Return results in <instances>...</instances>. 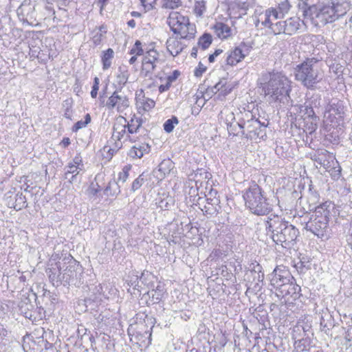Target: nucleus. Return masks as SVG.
<instances>
[{"instance_id": "nucleus-1", "label": "nucleus", "mask_w": 352, "mask_h": 352, "mask_svg": "<svg viewBox=\"0 0 352 352\" xmlns=\"http://www.w3.org/2000/svg\"><path fill=\"white\" fill-rule=\"evenodd\" d=\"M49 278L53 282L67 286L80 287L84 283L83 268L71 255L65 256L47 270Z\"/></svg>"}, {"instance_id": "nucleus-2", "label": "nucleus", "mask_w": 352, "mask_h": 352, "mask_svg": "<svg viewBox=\"0 0 352 352\" xmlns=\"http://www.w3.org/2000/svg\"><path fill=\"white\" fill-rule=\"evenodd\" d=\"M266 234L276 244L284 248H294L299 236L298 230L281 217L271 214L265 221Z\"/></svg>"}, {"instance_id": "nucleus-3", "label": "nucleus", "mask_w": 352, "mask_h": 352, "mask_svg": "<svg viewBox=\"0 0 352 352\" xmlns=\"http://www.w3.org/2000/svg\"><path fill=\"white\" fill-rule=\"evenodd\" d=\"M261 80L263 90L270 103H284L289 98V80L281 72L264 73Z\"/></svg>"}, {"instance_id": "nucleus-4", "label": "nucleus", "mask_w": 352, "mask_h": 352, "mask_svg": "<svg viewBox=\"0 0 352 352\" xmlns=\"http://www.w3.org/2000/svg\"><path fill=\"white\" fill-rule=\"evenodd\" d=\"M245 206L250 212L258 216L268 214L272 210L264 190L254 181H252L248 188L243 192Z\"/></svg>"}, {"instance_id": "nucleus-5", "label": "nucleus", "mask_w": 352, "mask_h": 352, "mask_svg": "<svg viewBox=\"0 0 352 352\" xmlns=\"http://www.w3.org/2000/svg\"><path fill=\"white\" fill-rule=\"evenodd\" d=\"M333 206L331 201H325L318 205V208L311 215L309 220L306 223L305 229L310 231L318 238L329 236V221L331 215V209Z\"/></svg>"}, {"instance_id": "nucleus-6", "label": "nucleus", "mask_w": 352, "mask_h": 352, "mask_svg": "<svg viewBox=\"0 0 352 352\" xmlns=\"http://www.w3.org/2000/svg\"><path fill=\"white\" fill-rule=\"evenodd\" d=\"M318 63L316 58H308L295 68L296 80L309 89H315L316 85L322 79Z\"/></svg>"}, {"instance_id": "nucleus-7", "label": "nucleus", "mask_w": 352, "mask_h": 352, "mask_svg": "<svg viewBox=\"0 0 352 352\" xmlns=\"http://www.w3.org/2000/svg\"><path fill=\"white\" fill-rule=\"evenodd\" d=\"M44 0H24L16 10L17 16L23 23L34 26L38 25Z\"/></svg>"}, {"instance_id": "nucleus-8", "label": "nucleus", "mask_w": 352, "mask_h": 352, "mask_svg": "<svg viewBox=\"0 0 352 352\" xmlns=\"http://www.w3.org/2000/svg\"><path fill=\"white\" fill-rule=\"evenodd\" d=\"M168 24L174 34H179L180 38L190 40L195 37L196 28L189 22L188 17L179 12H173L168 19Z\"/></svg>"}, {"instance_id": "nucleus-9", "label": "nucleus", "mask_w": 352, "mask_h": 352, "mask_svg": "<svg viewBox=\"0 0 352 352\" xmlns=\"http://www.w3.org/2000/svg\"><path fill=\"white\" fill-rule=\"evenodd\" d=\"M245 131H243L242 137L250 140L256 138L265 140L267 138L266 129L268 122H261L256 118L250 112L245 113L244 116Z\"/></svg>"}, {"instance_id": "nucleus-10", "label": "nucleus", "mask_w": 352, "mask_h": 352, "mask_svg": "<svg viewBox=\"0 0 352 352\" xmlns=\"http://www.w3.org/2000/svg\"><path fill=\"white\" fill-rule=\"evenodd\" d=\"M217 192L210 190L208 194L205 195V197L198 198V205L199 208L205 213L210 215H217L220 210V199L217 197Z\"/></svg>"}, {"instance_id": "nucleus-11", "label": "nucleus", "mask_w": 352, "mask_h": 352, "mask_svg": "<svg viewBox=\"0 0 352 352\" xmlns=\"http://www.w3.org/2000/svg\"><path fill=\"white\" fill-rule=\"evenodd\" d=\"M302 23L303 21L300 18L290 17L285 21L275 22L272 27V32L275 35L283 33L292 36L298 32Z\"/></svg>"}, {"instance_id": "nucleus-12", "label": "nucleus", "mask_w": 352, "mask_h": 352, "mask_svg": "<svg viewBox=\"0 0 352 352\" xmlns=\"http://www.w3.org/2000/svg\"><path fill=\"white\" fill-rule=\"evenodd\" d=\"M135 338L144 335L147 339V344H151V333L155 324V318L144 314H138L136 318Z\"/></svg>"}, {"instance_id": "nucleus-13", "label": "nucleus", "mask_w": 352, "mask_h": 352, "mask_svg": "<svg viewBox=\"0 0 352 352\" xmlns=\"http://www.w3.org/2000/svg\"><path fill=\"white\" fill-rule=\"evenodd\" d=\"M252 49V43L242 42L226 53V65L234 66L245 58Z\"/></svg>"}, {"instance_id": "nucleus-14", "label": "nucleus", "mask_w": 352, "mask_h": 352, "mask_svg": "<svg viewBox=\"0 0 352 352\" xmlns=\"http://www.w3.org/2000/svg\"><path fill=\"white\" fill-rule=\"evenodd\" d=\"M333 0H327L320 3L319 12L316 22V25L322 26L327 23L336 21L337 16L333 9Z\"/></svg>"}, {"instance_id": "nucleus-15", "label": "nucleus", "mask_w": 352, "mask_h": 352, "mask_svg": "<svg viewBox=\"0 0 352 352\" xmlns=\"http://www.w3.org/2000/svg\"><path fill=\"white\" fill-rule=\"evenodd\" d=\"M272 276L271 284L276 288V292L292 280H295L289 270L283 265L276 267L274 270Z\"/></svg>"}, {"instance_id": "nucleus-16", "label": "nucleus", "mask_w": 352, "mask_h": 352, "mask_svg": "<svg viewBox=\"0 0 352 352\" xmlns=\"http://www.w3.org/2000/svg\"><path fill=\"white\" fill-rule=\"evenodd\" d=\"M297 7L305 19H309L316 25L320 3H312L309 0H298Z\"/></svg>"}, {"instance_id": "nucleus-17", "label": "nucleus", "mask_w": 352, "mask_h": 352, "mask_svg": "<svg viewBox=\"0 0 352 352\" xmlns=\"http://www.w3.org/2000/svg\"><path fill=\"white\" fill-rule=\"evenodd\" d=\"M311 159L325 170H331L333 166L338 164L333 154L325 149L316 151L311 155Z\"/></svg>"}, {"instance_id": "nucleus-18", "label": "nucleus", "mask_w": 352, "mask_h": 352, "mask_svg": "<svg viewBox=\"0 0 352 352\" xmlns=\"http://www.w3.org/2000/svg\"><path fill=\"white\" fill-rule=\"evenodd\" d=\"M119 92L116 90L109 98L105 105L109 109L116 108L118 112H122L129 106V102L125 95L120 94Z\"/></svg>"}, {"instance_id": "nucleus-19", "label": "nucleus", "mask_w": 352, "mask_h": 352, "mask_svg": "<svg viewBox=\"0 0 352 352\" xmlns=\"http://www.w3.org/2000/svg\"><path fill=\"white\" fill-rule=\"evenodd\" d=\"M301 287L295 283V280H292L287 285L280 288V290L276 292L278 297L285 298L286 300H296L301 296Z\"/></svg>"}, {"instance_id": "nucleus-20", "label": "nucleus", "mask_w": 352, "mask_h": 352, "mask_svg": "<svg viewBox=\"0 0 352 352\" xmlns=\"http://www.w3.org/2000/svg\"><path fill=\"white\" fill-rule=\"evenodd\" d=\"M226 123L230 135H233L234 136L240 135L242 137L243 131H245V127L243 124V123H244V117L239 119V121H236L234 113H230L226 116Z\"/></svg>"}, {"instance_id": "nucleus-21", "label": "nucleus", "mask_w": 352, "mask_h": 352, "mask_svg": "<svg viewBox=\"0 0 352 352\" xmlns=\"http://www.w3.org/2000/svg\"><path fill=\"white\" fill-rule=\"evenodd\" d=\"M151 147L147 143L137 142L129 150L128 155L133 159H140L150 152Z\"/></svg>"}, {"instance_id": "nucleus-22", "label": "nucleus", "mask_w": 352, "mask_h": 352, "mask_svg": "<svg viewBox=\"0 0 352 352\" xmlns=\"http://www.w3.org/2000/svg\"><path fill=\"white\" fill-rule=\"evenodd\" d=\"M148 295L149 299L147 301L148 305L158 304L164 298L165 291L163 285H158L155 289L147 292L144 295Z\"/></svg>"}, {"instance_id": "nucleus-23", "label": "nucleus", "mask_w": 352, "mask_h": 352, "mask_svg": "<svg viewBox=\"0 0 352 352\" xmlns=\"http://www.w3.org/2000/svg\"><path fill=\"white\" fill-rule=\"evenodd\" d=\"M126 126L125 124L118 122L113 125L111 139L115 141V147L118 149L122 147L120 140L126 133Z\"/></svg>"}, {"instance_id": "nucleus-24", "label": "nucleus", "mask_w": 352, "mask_h": 352, "mask_svg": "<svg viewBox=\"0 0 352 352\" xmlns=\"http://www.w3.org/2000/svg\"><path fill=\"white\" fill-rule=\"evenodd\" d=\"M334 322V319L328 311L322 312L320 319V328L322 331L328 335L330 330L335 326Z\"/></svg>"}, {"instance_id": "nucleus-25", "label": "nucleus", "mask_w": 352, "mask_h": 352, "mask_svg": "<svg viewBox=\"0 0 352 352\" xmlns=\"http://www.w3.org/2000/svg\"><path fill=\"white\" fill-rule=\"evenodd\" d=\"M232 87L230 85H228L226 78H221L214 86L211 88H208L206 93L210 91L212 93H217L220 91L221 94L226 96L231 92Z\"/></svg>"}, {"instance_id": "nucleus-26", "label": "nucleus", "mask_w": 352, "mask_h": 352, "mask_svg": "<svg viewBox=\"0 0 352 352\" xmlns=\"http://www.w3.org/2000/svg\"><path fill=\"white\" fill-rule=\"evenodd\" d=\"M166 48L173 56H176L182 52L184 45L176 38H169L166 41Z\"/></svg>"}, {"instance_id": "nucleus-27", "label": "nucleus", "mask_w": 352, "mask_h": 352, "mask_svg": "<svg viewBox=\"0 0 352 352\" xmlns=\"http://www.w3.org/2000/svg\"><path fill=\"white\" fill-rule=\"evenodd\" d=\"M294 339V350L296 352H309L311 349V339L309 336L298 338Z\"/></svg>"}, {"instance_id": "nucleus-28", "label": "nucleus", "mask_w": 352, "mask_h": 352, "mask_svg": "<svg viewBox=\"0 0 352 352\" xmlns=\"http://www.w3.org/2000/svg\"><path fill=\"white\" fill-rule=\"evenodd\" d=\"M212 29L217 36L220 38L224 39L231 36V28L224 23H216L212 27Z\"/></svg>"}, {"instance_id": "nucleus-29", "label": "nucleus", "mask_w": 352, "mask_h": 352, "mask_svg": "<svg viewBox=\"0 0 352 352\" xmlns=\"http://www.w3.org/2000/svg\"><path fill=\"white\" fill-rule=\"evenodd\" d=\"M298 109L300 112H304L305 115H307L309 118L311 119V131L310 133L315 131L316 129L317 122L319 120V117L316 115L314 107L307 104L306 106L300 105Z\"/></svg>"}, {"instance_id": "nucleus-30", "label": "nucleus", "mask_w": 352, "mask_h": 352, "mask_svg": "<svg viewBox=\"0 0 352 352\" xmlns=\"http://www.w3.org/2000/svg\"><path fill=\"white\" fill-rule=\"evenodd\" d=\"M192 179L195 182V185H202L203 180L206 181V183L212 178V175L206 170L203 168H197L192 175Z\"/></svg>"}, {"instance_id": "nucleus-31", "label": "nucleus", "mask_w": 352, "mask_h": 352, "mask_svg": "<svg viewBox=\"0 0 352 352\" xmlns=\"http://www.w3.org/2000/svg\"><path fill=\"white\" fill-rule=\"evenodd\" d=\"M344 105L342 102L337 101L336 102H331L327 111L329 113L330 116H334L337 119H341L344 113Z\"/></svg>"}, {"instance_id": "nucleus-32", "label": "nucleus", "mask_w": 352, "mask_h": 352, "mask_svg": "<svg viewBox=\"0 0 352 352\" xmlns=\"http://www.w3.org/2000/svg\"><path fill=\"white\" fill-rule=\"evenodd\" d=\"M320 195L319 194L313 189L311 185L309 186L308 195L307 197V201L309 205L308 210L309 211L316 210L318 206L316 204L319 202Z\"/></svg>"}, {"instance_id": "nucleus-33", "label": "nucleus", "mask_w": 352, "mask_h": 352, "mask_svg": "<svg viewBox=\"0 0 352 352\" xmlns=\"http://www.w3.org/2000/svg\"><path fill=\"white\" fill-rule=\"evenodd\" d=\"M278 14L274 8H269L265 12V20L262 22V24L267 28H269L272 31V27L275 23L273 20L278 19Z\"/></svg>"}, {"instance_id": "nucleus-34", "label": "nucleus", "mask_w": 352, "mask_h": 352, "mask_svg": "<svg viewBox=\"0 0 352 352\" xmlns=\"http://www.w3.org/2000/svg\"><path fill=\"white\" fill-rule=\"evenodd\" d=\"M252 267L250 270V276L253 278V281L255 282L256 285H258L259 283H262L264 279V274L262 272V266L258 263H252Z\"/></svg>"}, {"instance_id": "nucleus-35", "label": "nucleus", "mask_w": 352, "mask_h": 352, "mask_svg": "<svg viewBox=\"0 0 352 352\" xmlns=\"http://www.w3.org/2000/svg\"><path fill=\"white\" fill-rule=\"evenodd\" d=\"M350 3L347 1L339 2L333 1V9L338 19L346 14L350 9Z\"/></svg>"}, {"instance_id": "nucleus-36", "label": "nucleus", "mask_w": 352, "mask_h": 352, "mask_svg": "<svg viewBox=\"0 0 352 352\" xmlns=\"http://www.w3.org/2000/svg\"><path fill=\"white\" fill-rule=\"evenodd\" d=\"M173 199L171 197H164V195H159L155 199V205L164 210H168L173 205Z\"/></svg>"}, {"instance_id": "nucleus-37", "label": "nucleus", "mask_w": 352, "mask_h": 352, "mask_svg": "<svg viewBox=\"0 0 352 352\" xmlns=\"http://www.w3.org/2000/svg\"><path fill=\"white\" fill-rule=\"evenodd\" d=\"M34 305L31 303V300L29 298H25L22 300L19 304V308L20 312L25 317L30 318L32 316V310Z\"/></svg>"}, {"instance_id": "nucleus-38", "label": "nucleus", "mask_w": 352, "mask_h": 352, "mask_svg": "<svg viewBox=\"0 0 352 352\" xmlns=\"http://www.w3.org/2000/svg\"><path fill=\"white\" fill-rule=\"evenodd\" d=\"M120 192L118 182L116 180H111L104 189L103 193L107 197H116Z\"/></svg>"}, {"instance_id": "nucleus-39", "label": "nucleus", "mask_w": 352, "mask_h": 352, "mask_svg": "<svg viewBox=\"0 0 352 352\" xmlns=\"http://www.w3.org/2000/svg\"><path fill=\"white\" fill-rule=\"evenodd\" d=\"M43 300L45 301V309L51 311L54 309V306L58 302V298L56 294L48 292L44 294Z\"/></svg>"}, {"instance_id": "nucleus-40", "label": "nucleus", "mask_w": 352, "mask_h": 352, "mask_svg": "<svg viewBox=\"0 0 352 352\" xmlns=\"http://www.w3.org/2000/svg\"><path fill=\"white\" fill-rule=\"evenodd\" d=\"M292 8V5L289 0L280 1L277 6V8H274L278 14V17H283L289 12Z\"/></svg>"}, {"instance_id": "nucleus-41", "label": "nucleus", "mask_w": 352, "mask_h": 352, "mask_svg": "<svg viewBox=\"0 0 352 352\" xmlns=\"http://www.w3.org/2000/svg\"><path fill=\"white\" fill-rule=\"evenodd\" d=\"M129 72L125 66L118 68V74L116 76V82L120 86V89L127 82L129 78Z\"/></svg>"}, {"instance_id": "nucleus-42", "label": "nucleus", "mask_w": 352, "mask_h": 352, "mask_svg": "<svg viewBox=\"0 0 352 352\" xmlns=\"http://www.w3.org/2000/svg\"><path fill=\"white\" fill-rule=\"evenodd\" d=\"M113 54L114 52L111 48H108L107 50L102 52L101 59L102 63V69L104 70H106L111 67Z\"/></svg>"}, {"instance_id": "nucleus-43", "label": "nucleus", "mask_w": 352, "mask_h": 352, "mask_svg": "<svg viewBox=\"0 0 352 352\" xmlns=\"http://www.w3.org/2000/svg\"><path fill=\"white\" fill-rule=\"evenodd\" d=\"M310 326L308 324H298L293 329L292 338L297 339V336L302 337L309 336L307 331H309Z\"/></svg>"}, {"instance_id": "nucleus-44", "label": "nucleus", "mask_w": 352, "mask_h": 352, "mask_svg": "<svg viewBox=\"0 0 352 352\" xmlns=\"http://www.w3.org/2000/svg\"><path fill=\"white\" fill-rule=\"evenodd\" d=\"M212 35L209 33L205 32L201 36L199 37L197 42V45L201 50H206L210 47V45L212 44Z\"/></svg>"}, {"instance_id": "nucleus-45", "label": "nucleus", "mask_w": 352, "mask_h": 352, "mask_svg": "<svg viewBox=\"0 0 352 352\" xmlns=\"http://www.w3.org/2000/svg\"><path fill=\"white\" fill-rule=\"evenodd\" d=\"M28 204L26 201V197L21 192H18L15 196V202L14 205V208L16 210H21L23 208H27Z\"/></svg>"}, {"instance_id": "nucleus-46", "label": "nucleus", "mask_w": 352, "mask_h": 352, "mask_svg": "<svg viewBox=\"0 0 352 352\" xmlns=\"http://www.w3.org/2000/svg\"><path fill=\"white\" fill-rule=\"evenodd\" d=\"M156 67L155 63H148L142 61V67L141 74L144 76L145 78H151V75L153 71L155 70Z\"/></svg>"}, {"instance_id": "nucleus-47", "label": "nucleus", "mask_w": 352, "mask_h": 352, "mask_svg": "<svg viewBox=\"0 0 352 352\" xmlns=\"http://www.w3.org/2000/svg\"><path fill=\"white\" fill-rule=\"evenodd\" d=\"M159 60V54L155 50H151L146 52V54L144 56L142 61L148 63H155Z\"/></svg>"}, {"instance_id": "nucleus-48", "label": "nucleus", "mask_w": 352, "mask_h": 352, "mask_svg": "<svg viewBox=\"0 0 352 352\" xmlns=\"http://www.w3.org/2000/svg\"><path fill=\"white\" fill-rule=\"evenodd\" d=\"M146 181L145 178V173L143 172L140 174L132 183L131 191L135 192L138 190H139L141 186L143 185L144 182Z\"/></svg>"}, {"instance_id": "nucleus-49", "label": "nucleus", "mask_w": 352, "mask_h": 352, "mask_svg": "<svg viewBox=\"0 0 352 352\" xmlns=\"http://www.w3.org/2000/svg\"><path fill=\"white\" fill-rule=\"evenodd\" d=\"M206 10L205 0H195L194 12L198 16H201Z\"/></svg>"}, {"instance_id": "nucleus-50", "label": "nucleus", "mask_w": 352, "mask_h": 352, "mask_svg": "<svg viewBox=\"0 0 352 352\" xmlns=\"http://www.w3.org/2000/svg\"><path fill=\"white\" fill-rule=\"evenodd\" d=\"M179 122L178 119L176 116H172L171 118L168 119L163 125L164 130L166 133H170L173 131L175 125Z\"/></svg>"}, {"instance_id": "nucleus-51", "label": "nucleus", "mask_w": 352, "mask_h": 352, "mask_svg": "<svg viewBox=\"0 0 352 352\" xmlns=\"http://www.w3.org/2000/svg\"><path fill=\"white\" fill-rule=\"evenodd\" d=\"M100 191V187L98 183H91L87 190V195L90 199H95Z\"/></svg>"}, {"instance_id": "nucleus-52", "label": "nucleus", "mask_w": 352, "mask_h": 352, "mask_svg": "<svg viewBox=\"0 0 352 352\" xmlns=\"http://www.w3.org/2000/svg\"><path fill=\"white\" fill-rule=\"evenodd\" d=\"M65 168L67 169L65 173V179H67L68 176L71 174L78 175L79 171L82 169V167L78 166L75 164H73L72 163H69V164L65 167Z\"/></svg>"}, {"instance_id": "nucleus-53", "label": "nucleus", "mask_w": 352, "mask_h": 352, "mask_svg": "<svg viewBox=\"0 0 352 352\" xmlns=\"http://www.w3.org/2000/svg\"><path fill=\"white\" fill-rule=\"evenodd\" d=\"M131 168L132 166L131 164L125 165L122 168V171L118 174V181L125 182L129 176V171L131 170Z\"/></svg>"}, {"instance_id": "nucleus-54", "label": "nucleus", "mask_w": 352, "mask_h": 352, "mask_svg": "<svg viewBox=\"0 0 352 352\" xmlns=\"http://www.w3.org/2000/svg\"><path fill=\"white\" fill-rule=\"evenodd\" d=\"M182 4L181 0H164L162 7L168 9H175Z\"/></svg>"}, {"instance_id": "nucleus-55", "label": "nucleus", "mask_w": 352, "mask_h": 352, "mask_svg": "<svg viewBox=\"0 0 352 352\" xmlns=\"http://www.w3.org/2000/svg\"><path fill=\"white\" fill-rule=\"evenodd\" d=\"M173 166V162L170 160H164L159 165V171L162 172L164 175L169 173Z\"/></svg>"}, {"instance_id": "nucleus-56", "label": "nucleus", "mask_w": 352, "mask_h": 352, "mask_svg": "<svg viewBox=\"0 0 352 352\" xmlns=\"http://www.w3.org/2000/svg\"><path fill=\"white\" fill-rule=\"evenodd\" d=\"M142 43L137 40L133 47L130 50L131 54H135L136 56H140L143 54L144 50L142 49Z\"/></svg>"}, {"instance_id": "nucleus-57", "label": "nucleus", "mask_w": 352, "mask_h": 352, "mask_svg": "<svg viewBox=\"0 0 352 352\" xmlns=\"http://www.w3.org/2000/svg\"><path fill=\"white\" fill-rule=\"evenodd\" d=\"M321 97L319 94L313 95L309 102H306L305 104H308L314 108H319L320 107Z\"/></svg>"}, {"instance_id": "nucleus-58", "label": "nucleus", "mask_w": 352, "mask_h": 352, "mask_svg": "<svg viewBox=\"0 0 352 352\" xmlns=\"http://www.w3.org/2000/svg\"><path fill=\"white\" fill-rule=\"evenodd\" d=\"M336 165L337 166H335V165L333 166L331 168H330L331 170H326L330 173L331 177L333 179H338L341 175V168L338 164Z\"/></svg>"}, {"instance_id": "nucleus-59", "label": "nucleus", "mask_w": 352, "mask_h": 352, "mask_svg": "<svg viewBox=\"0 0 352 352\" xmlns=\"http://www.w3.org/2000/svg\"><path fill=\"white\" fill-rule=\"evenodd\" d=\"M135 122L137 123L136 125L135 124H129V123L126 124L129 133L132 134V133H136L138 131V130L139 129V128L141 126V125H142L141 120H136Z\"/></svg>"}, {"instance_id": "nucleus-60", "label": "nucleus", "mask_w": 352, "mask_h": 352, "mask_svg": "<svg viewBox=\"0 0 352 352\" xmlns=\"http://www.w3.org/2000/svg\"><path fill=\"white\" fill-rule=\"evenodd\" d=\"M99 84H100V80L98 77H95L94 79V84L92 86V89L91 91V96L93 98H96L98 95V91L99 89Z\"/></svg>"}, {"instance_id": "nucleus-61", "label": "nucleus", "mask_w": 352, "mask_h": 352, "mask_svg": "<svg viewBox=\"0 0 352 352\" xmlns=\"http://www.w3.org/2000/svg\"><path fill=\"white\" fill-rule=\"evenodd\" d=\"M93 33L94 34L92 37V41H93L94 44L95 45H100L101 43L102 38L104 36L102 35V33H101L100 32H94V31L93 32Z\"/></svg>"}, {"instance_id": "nucleus-62", "label": "nucleus", "mask_w": 352, "mask_h": 352, "mask_svg": "<svg viewBox=\"0 0 352 352\" xmlns=\"http://www.w3.org/2000/svg\"><path fill=\"white\" fill-rule=\"evenodd\" d=\"M152 276V274L148 272V271H144L141 276H140V280L144 285H147L149 286L150 283H148L147 280L149 279L150 277Z\"/></svg>"}, {"instance_id": "nucleus-63", "label": "nucleus", "mask_w": 352, "mask_h": 352, "mask_svg": "<svg viewBox=\"0 0 352 352\" xmlns=\"http://www.w3.org/2000/svg\"><path fill=\"white\" fill-rule=\"evenodd\" d=\"M207 67L204 66L201 62L199 63L198 67H196L194 74L196 77H200L203 73L206 71Z\"/></svg>"}, {"instance_id": "nucleus-64", "label": "nucleus", "mask_w": 352, "mask_h": 352, "mask_svg": "<svg viewBox=\"0 0 352 352\" xmlns=\"http://www.w3.org/2000/svg\"><path fill=\"white\" fill-rule=\"evenodd\" d=\"M344 339L346 340V344L349 346H351L352 344V326H349L347 328V330L345 332Z\"/></svg>"}]
</instances>
